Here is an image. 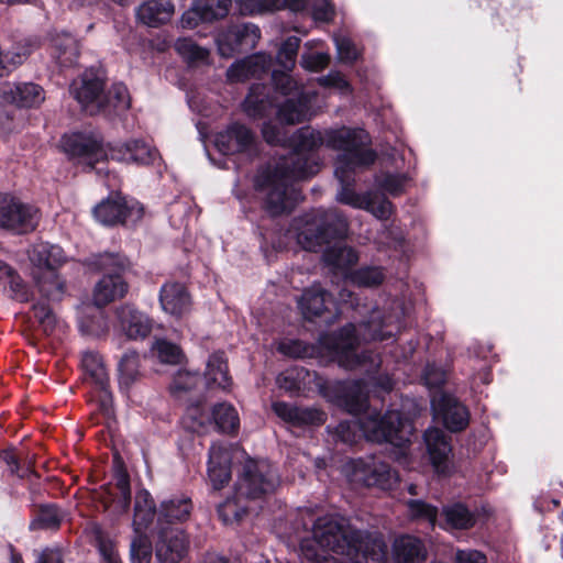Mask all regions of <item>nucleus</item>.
Listing matches in <instances>:
<instances>
[{
	"instance_id": "4be33fe9",
	"label": "nucleus",
	"mask_w": 563,
	"mask_h": 563,
	"mask_svg": "<svg viewBox=\"0 0 563 563\" xmlns=\"http://www.w3.org/2000/svg\"><path fill=\"white\" fill-rule=\"evenodd\" d=\"M111 159L141 165L153 164L158 158V152L143 140H130L112 143Z\"/></svg>"
},
{
	"instance_id": "0e129e2a",
	"label": "nucleus",
	"mask_w": 563,
	"mask_h": 563,
	"mask_svg": "<svg viewBox=\"0 0 563 563\" xmlns=\"http://www.w3.org/2000/svg\"><path fill=\"white\" fill-rule=\"evenodd\" d=\"M445 378H446L445 372L441 367L435 366V365H428L423 373L424 384L429 388L440 387L445 382Z\"/></svg>"
},
{
	"instance_id": "6ab92c4d",
	"label": "nucleus",
	"mask_w": 563,
	"mask_h": 563,
	"mask_svg": "<svg viewBox=\"0 0 563 563\" xmlns=\"http://www.w3.org/2000/svg\"><path fill=\"white\" fill-rule=\"evenodd\" d=\"M298 307L307 320L320 318L325 313L334 317L338 310L332 295L319 284H313L302 292L298 299Z\"/></svg>"
},
{
	"instance_id": "39448f33",
	"label": "nucleus",
	"mask_w": 563,
	"mask_h": 563,
	"mask_svg": "<svg viewBox=\"0 0 563 563\" xmlns=\"http://www.w3.org/2000/svg\"><path fill=\"white\" fill-rule=\"evenodd\" d=\"M299 38L288 37L277 53V62L284 68V71L274 70L272 74L275 88L287 100L278 109V119L286 124H296L310 119L314 113L312 110V100L316 92L298 82L288 74L295 66L297 52L299 48Z\"/></svg>"
},
{
	"instance_id": "cd10ccee",
	"label": "nucleus",
	"mask_w": 563,
	"mask_h": 563,
	"mask_svg": "<svg viewBox=\"0 0 563 563\" xmlns=\"http://www.w3.org/2000/svg\"><path fill=\"white\" fill-rule=\"evenodd\" d=\"M162 309L172 316L181 317L190 309V298L184 285L167 283L163 285L159 294Z\"/></svg>"
},
{
	"instance_id": "1a4fd4ad",
	"label": "nucleus",
	"mask_w": 563,
	"mask_h": 563,
	"mask_svg": "<svg viewBox=\"0 0 563 563\" xmlns=\"http://www.w3.org/2000/svg\"><path fill=\"white\" fill-rule=\"evenodd\" d=\"M81 363L85 372V380L92 389L90 401L96 402V411L91 412L90 419L92 423L101 424L106 420V365L103 356L97 352H86L82 355Z\"/></svg>"
},
{
	"instance_id": "bf43d9fd",
	"label": "nucleus",
	"mask_w": 563,
	"mask_h": 563,
	"mask_svg": "<svg viewBox=\"0 0 563 563\" xmlns=\"http://www.w3.org/2000/svg\"><path fill=\"white\" fill-rule=\"evenodd\" d=\"M334 42L340 60L351 63L358 57V49L347 36L336 35Z\"/></svg>"
},
{
	"instance_id": "9b49d317",
	"label": "nucleus",
	"mask_w": 563,
	"mask_h": 563,
	"mask_svg": "<svg viewBox=\"0 0 563 563\" xmlns=\"http://www.w3.org/2000/svg\"><path fill=\"white\" fill-rule=\"evenodd\" d=\"M261 37L260 29L252 23L230 25L221 31L216 43L222 57H232L235 53H242L255 47Z\"/></svg>"
},
{
	"instance_id": "c03bdc74",
	"label": "nucleus",
	"mask_w": 563,
	"mask_h": 563,
	"mask_svg": "<svg viewBox=\"0 0 563 563\" xmlns=\"http://www.w3.org/2000/svg\"><path fill=\"white\" fill-rule=\"evenodd\" d=\"M209 422L211 413L206 411L200 402L188 405L181 420L184 428L192 432H200Z\"/></svg>"
},
{
	"instance_id": "0eeeda50",
	"label": "nucleus",
	"mask_w": 563,
	"mask_h": 563,
	"mask_svg": "<svg viewBox=\"0 0 563 563\" xmlns=\"http://www.w3.org/2000/svg\"><path fill=\"white\" fill-rule=\"evenodd\" d=\"M345 473L352 482L380 489H390L398 481L396 472L373 455L351 461L345 467Z\"/></svg>"
},
{
	"instance_id": "20e7f679",
	"label": "nucleus",
	"mask_w": 563,
	"mask_h": 563,
	"mask_svg": "<svg viewBox=\"0 0 563 563\" xmlns=\"http://www.w3.org/2000/svg\"><path fill=\"white\" fill-rule=\"evenodd\" d=\"M297 242L307 251L322 252L323 260L334 269H346L358 256L351 247L342 245L347 232L346 219L336 210L318 211L296 221Z\"/></svg>"
},
{
	"instance_id": "473e14b6",
	"label": "nucleus",
	"mask_w": 563,
	"mask_h": 563,
	"mask_svg": "<svg viewBox=\"0 0 563 563\" xmlns=\"http://www.w3.org/2000/svg\"><path fill=\"white\" fill-rule=\"evenodd\" d=\"M30 261L34 266L33 271L57 269L65 262V255L58 245L40 243L30 252Z\"/></svg>"
},
{
	"instance_id": "603ef678",
	"label": "nucleus",
	"mask_w": 563,
	"mask_h": 563,
	"mask_svg": "<svg viewBox=\"0 0 563 563\" xmlns=\"http://www.w3.org/2000/svg\"><path fill=\"white\" fill-rule=\"evenodd\" d=\"M306 374L302 368H287L277 376L276 384L280 389L287 393H294L300 389Z\"/></svg>"
},
{
	"instance_id": "f03ea898",
	"label": "nucleus",
	"mask_w": 563,
	"mask_h": 563,
	"mask_svg": "<svg viewBox=\"0 0 563 563\" xmlns=\"http://www.w3.org/2000/svg\"><path fill=\"white\" fill-rule=\"evenodd\" d=\"M343 404L357 420L341 421L335 433L344 443H354L363 435L366 440L394 446L395 459L407 465L408 448L412 434L411 421L397 410H388L383 417L367 407V390L363 380L342 385Z\"/></svg>"
},
{
	"instance_id": "338daca9",
	"label": "nucleus",
	"mask_w": 563,
	"mask_h": 563,
	"mask_svg": "<svg viewBox=\"0 0 563 563\" xmlns=\"http://www.w3.org/2000/svg\"><path fill=\"white\" fill-rule=\"evenodd\" d=\"M200 22H205L200 10L198 9L197 3L195 2L192 7L184 12L180 19V26L183 29L192 30L199 25Z\"/></svg>"
},
{
	"instance_id": "7ed1b4c3",
	"label": "nucleus",
	"mask_w": 563,
	"mask_h": 563,
	"mask_svg": "<svg viewBox=\"0 0 563 563\" xmlns=\"http://www.w3.org/2000/svg\"><path fill=\"white\" fill-rule=\"evenodd\" d=\"M404 313L401 302L394 300L391 311L387 316H383L379 310H374L369 319L357 327L347 324L336 333L321 335L319 339L320 349L338 362L341 367L373 373L379 367L380 358L366 350L358 353L361 344L391 338L395 331L399 329V322Z\"/></svg>"
},
{
	"instance_id": "de8ad7c7",
	"label": "nucleus",
	"mask_w": 563,
	"mask_h": 563,
	"mask_svg": "<svg viewBox=\"0 0 563 563\" xmlns=\"http://www.w3.org/2000/svg\"><path fill=\"white\" fill-rule=\"evenodd\" d=\"M196 3L203 21L211 22L228 14L231 0H197Z\"/></svg>"
},
{
	"instance_id": "37998d69",
	"label": "nucleus",
	"mask_w": 563,
	"mask_h": 563,
	"mask_svg": "<svg viewBox=\"0 0 563 563\" xmlns=\"http://www.w3.org/2000/svg\"><path fill=\"white\" fill-rule=\"evenodd\" d=\"M140 356L136 352L125 353L119 362V383L128 389L140 376Z\"/></svg>"
},
{
	"instance_id": "6e6d98bb",
	"label": "nucleus",
	"mask_w": 563,
	"mask_h": 563,
	"mask_svg": "<svg viewBox=\"0 0 563 563\" xmlns=\"http://www.w3.org/2000/svg\"><path fill=\"white\" fill-rule=\"evenodd\" d=\"M131 558L133 563H150L152 547L146 536L137 533L131 543Z\"/></svg>"
},
{
	"instance_id": "c756f323",
	"label": "nucleus",
	"mask_w": 563,
	"mask_h": 563,
	"mask_svg": "<svg viewBox=\"0 0 563 563\" xmlns=\"http://www.w3.org/2000/svg\"><path fill=\"white\" fill-rule=\"evenodd\" d=\"M78 41L70 34H58L51 38V55L64 68L73 67L79 58Z\"/></svg>"
},
{
	"instance_id": "c85d7f7f",
	"label": "nucleus",
	"mask_w": 563,
	"mask_h": 563,
	"mask_svg": "<svg viewBox=\"0 0 563 563\" xmlns=\"http://www.w3.org/2000/svg\"><path fill=\"white\" fill-rule=\"evenodd\" d=\"M174 12L175 7L170 0H147L136 9V18L150 27H157L167 23Z\"/></svg>"
},
{
	"instance_id": "a19ab883",
	"label": "nucleus",
	"mask_w": 563,
	"mask_h": 563,
	"mask_svg": "<svg viewBox=\"0 0 563 563\" xmlns=\"http://www.w3.org/2000/svg\"><path fill=\"white\" fill-rule=\"evenodd\" d=\"M174 48L177 54L189 65H199L208 62L210 51L199 46L189 37L178 38Z\"/></svg>"
},
{
	"instance_id": "774afa93",
	"label": "nucleus",
	"mask_w": 563,
	"mask_h": 563,
	"mask_svg": "<svg viewBox=\"0 0 563 563\" xmlns=\"http://www.w3.org/2000/svg\"><path fill=\"white\" fill-rule=\"evenodd\" d=\"M262 133L265 141L269 144H282L286 140L285 133L271 122L264 123Z\"/></svg>"
},
{
	"instance_id": "4d7b16f0",
	"label": "nucleus",
	"mask_w": 563,
	"mask_h": 563,
	"mask_svg": "<svg viewBox=\"0 0 563 563\" xmlns=\"http://www.w3.org/2000/svg\"><path fill=\"white\" fill-rule=\"evenodd\" d=\"M34 318L42 325L45 333H51L56 323L55 316L47 303L37 302L33 306Z\"/></svg>"
},
{
	"instance_id": "864d4df0",
	"label": "nucleus",
	"mask_w": 563,
	"mask_h": 563,
	"mask_svg": "<svg viewBox=\"0 0 563 563\" xmlns=\"http://www.w3.org/2000/svg\"><path fill=\"white\" fill-rule=\"evenodd\" d=\"M131 104L126 87L123 84H114L108 91V108L111 106L115 114H122Z\"/></svg>"
},
{
	"instance_id": "a18cd8bd",
	"label": "nucleus",
	"mask_w": 563,
	"mask_h": 563,
	"mask_svg": "<svg viewBox=\"0 0 563 563\" xmlns=\"http://www.w3.org/2000/svg\"><path fill=\"white\" fill-rule=\"evenodd\" d=\"M113 476L121 494L120 503L123 510H125L130 501V481L122 457L115 449L113 450Z\"/></svg>"
},
{
	"instance_id": "79ce46f5",
	"label": "nucleus",
	"mask_w": 563,
	"mask_h": 563,
	"mask_svg": "<svg viewBox=\"0 0 563 563\" xmlns=\"http://www.w3.org/2000/svg\"><path fill=\"white\" fill-rule=\"evenodd\" d=\"M445 527L451 529H468L474 526V515L462 504H454L443 508Z\"/></svg>"
},
{
	"instance_id": "4468645a",
	"label": "nucleus",
	"mask_w": 563,
	"mask_h": 563,
	"mask_svg": "<svg viewBox=\"0 0 563 563\" xmlns=\"http://www.w3.org/2000/svg\"><path fill=\"white\" fill-rule=\"evenodd\" d=\"M214 145L224 155L256 152V141L252 131L243 124L233 123L214 137Z\"/></svg>"
},
{
	"instance_id": "3c124183",
	"label": "nucleus",
	"mask_w": 563,
	"mask_h": 563,
	"mask_svg": "<svg viewBox=\"0 0 563 563\" xmlns=\"http://www.w3.org/2000/svg\"><path fill=\"white\" fill-rule=\"evenodd\" d=\"M409 178L406 175L385 174L377 176L375 184L391 196L400 195L409 185Z\"/></svg>"
},
{
	"instance_id": "2eb2a0df",
	"label": "nucleus",
	"mask_w": 563,
	"mask_h": 563,
	"mask_svg": "<svg viewBox=\"0 0 563 563\" xmlns=\"http://www.w3.org/2000/svg\"><path fill=\"white\" fill-rule=\"evenodd\" d=\"M188 539L177 527L157 528L156 558L162 563H178L187 553Z\"/></svg>"
},
{
	"instance_id": "f704fd0d",
	"label": "nucleus",
	"mask_w": 563,
	"mask_h": 563,
	"mask_svg": "<svg viewBox=\"0 0 563 563\" xmlns=\"http://www.w3.org/2000/svg\"><path fill=\"white\" fill-rule=\"evenodd\" d=\"M273 106L267 87L263 85H253L242 104L245 114L253 119L265 117Z\"/></svg>"
},
{
	"instance_id": "f3484780",
	"label": "nucleus",
	"mask_w": 563,
	"mask_h": 563,
	"mask_svg": "<svg viewBox=\"0 0 563 563\" xmlns=\"http://www.w3.org/2000/svg\"><path fill=\"white\" fill-rule=\"evenodd\" d=\"M106 286L103 279L96 285L91 301L82 305L79 328L84 334L101 335L104 327Z\"/></svg>"
},
{
	"instance_id": "ddd939ff",
	"label": "nucleus",
	"mask_w": 563,
	"mask_h": 563,
	"mask_svg": "<svg viewBox=\"0 0 563 563\" xmlns=\"http://www.w3.org/2000/svg\"><path fill=\"white\" fill-rule=\"evenodd\" d=\"M63 151L71 157H79L87 162L90 168H95L99 157H103V137L95 132H76L65 134L62 140Z\"/></svg>"
},
{
	"instance_id": "5701e85b",
	"label": "nucleus",
	"mask_w": 563,
	"mask_h": 563,
	"mask_svg": "<svg viewBox=\"0 0 563 563\" xmlns=\"http://www.w3.org/2000/svg\"><path fill=\"white\" fill-rule=\"evenodd\" d=\"M130 262L119 254H108V301L123 298L129 290Z\"/></svg>"
},
{
	"instance_id": "ea45409f",
	"label": "nucleus",
	"mask_w": 563,
	"mask_h": 563,
	"mask_svg": "<svg viewBox=\"0 0 563 563\" xmlns=\"http://www.w3.org/2000/svg\"><path fill=\"white\" fill-rule=\"evenodd\" d=\"M211 421H213L218 430L223 433H233L240 427L238 411L228 402H221L213 407Z\"/></svg>"
},
{
	"instance_id": "dca6fc26",
	"label": "nucleus",
	"mask_w": 563,
	"mask_h": 563,
	"mask_svg": "<svg viewBox=\"0 0 563 563\" xmlns=\"http://www.w3.org/2000/svg\"><path fill=\"white\" fill-rule=\"evenodd\" d=\"M239 454V448L213 443L209 452L208 476L214 489L222 488L231 478V463Z\"/></svg>"
},
{
	"instance_id": "c9c22d12",
	"label": "nucleus",
	"mask_w": 563,
	"mask_h": 563,
	"mask_svg": "<svg viewBox=\"0 0 563 563\" xmlns=\"http://www.w3.org/2000/svg\"><path fill=\"white\" fill-rule=\"evenodd\" d=\"M205 384L208 388L222 390H227L231 386V377L222 353H214L209 357L205 373Z\"/></svg>"
},
{
	"instance_id": "a211bd4d",
	"label": "nucleus",
	"mask_w": 563,
	"mask_h": 563,
	"mask_svg": "<svg viewBox=\"0 0 563 563\" xmlns=\"http://www.w3.org/2000/svg\"><path fill=\"white\" fill-rule=\"evenodd\" d=\"M431 407L434 417L441 420L445 428L451 431L463 430L468 423L466 408L451 395H433Z\"/></svg>"
},
{
	"instance_id": "393cba45",
	"label": "nucleus",
	"mask_w": 563,
	"mask_h": 563,
	"mask_svg": "<svg viewBox=\"0 0 563 563\" xmlns=\"http://www.w3.org/2000/svg\"><path fill=\"white\" fill-rule=\"evenodd\" d=\"M424 442L434 471L444 474L449 470V454L451 452L446 435L438 428H429L424 432Z\"/></svg>"
},
{
	"instance_id": "9d476101",
	"label": "nucleus",
	"mask_w": 563,
	"mask_h": 563,
	"mask_svg": "<svg viewBox=\"0 0 563 563\" xmlns=\"http://www.w3.org/2000/svg\"><path fill=\"white\" fill-rule=\"evenodd\" d=\"M70 95L81 109L90 115L99 113L104 106V81L93 69H87L69 87Z\"/></svg>"
},
{
	"instance_id": "e2e57ef3",
	"label": "nucleus",
	"mask_w": 563,
	"mask_h": 563,
	"mask_svg": "<svg viewBox=\"0 0 563 563\" xmlns=\"http://www.w3.org/2000/svg\"><path fill=\"white\" fill-rule=\"evenodd\" d=\"M25 55L20 53L8 52L5 54L0 53V78L8 76L19 65L23 63Z\"/></svg>"
},
{
	"instance_id": "aec40b11",
	"label": "nucleus",
	"mask_w": 563,
	"mask_h": 563,
	"mask_svg": "<svg viewBox=\"0 0 563 563\" xmlns=\"http://www.w3.org/2000/svg\"><path fill=\"white\" fill-rule=\"evenodd\" d=\"M142 205L134 198L123 196L121 192L108 195V227L109 225H134L143 217Z\"/></svg>"
},
{
	"instance_id": "09e8293b",
	"label": "nucleus",
	"mask_w": 563,
	"mask_h": 563,
	"mask_svg": "<svg viewBox=\"0 0 563 563\" xmlns=\"http://www.w3.org/2000/svg\"><path fill=\"white\" fill-rule=\"evenodd\" d=\"M81 539L85 543L95 547L101 558L106 559V539L103 526L96 521H88L84 528Z\"/></svg>"
},
{
	"instance_id": "f257e3e1",
	"label": "nucleus",
	"mask_w": 563,
	"mask_h": 563,
	"mask_svg": "<svg viewBox=\"0 0 563 563\" xmlns=\"http://www.w3.org/2000/svg\"><path fill=\"white\" fill-rule=\"evenodd\" d=\"M368 134L362 129L342 126L324 133L301 129L295 136L296 150L275 166L261 168L254 178V188L273 216L290 211L300 199V194L291 185L292 180L313 176L319 170V159L314 150L322 144L338 150L334 175L341 188L336 200L355 209L371 212L377 219H387L393 205L384 196L368 191L357 194L353 189L357 169L367 167L375 161V153L366 146Z\"/></svg>"
},
{
	"instance_id": "49530a36",
	"label": "nucleus",
	"mask_w": 563,
	"mask_h": 563,
	"mask_svg": "<svg viewBox=\"0 0 563 563\" xmlns=\"http://www.w3.org/2000/svg\"><path fill=\"white\" fill-rule=\"evenodd\" d=\"M345 283L360 287H372L379 285L384 274L378 267H365L351 274H344Z\"/></svg>"
},
{
	"instance_id": "72a5a7b5",
	"label": "nucleus",
	"mask_w": 563,
	"mask_h": 563,
	"mask_svg": "<svg viewBox=\"0 0 563 563\" xmlns=\"http://www.w3.org/2000/svg\"><path fill=\"white\" fill-rule=\"evenodd\" d=\"M191 501L189 498H172L162 503L158 514L157 528L174 527V522H183L189 518L191 511Z\"/></svg>"
},
{
	"instance_id": "a878e982",
	"label": "nucleus",
	"mask_w": 563,
	"mask_h": 563,
	"mask_svg": "<svg viewBox=\"0 0 563 563\" xmlns=\"http://www.w3.org/2000/svg\"><path fill=\"white\" fill-rule=\"evenodd\" d=\"M273 410L283 421L291 426L320 424L324 421V413L316 408H301L277 401L273 404Z\"/></svg>"
},
{
	"instance_id": "69168bd1",
	"label": "nucleus",
	"mask_w": 563,
	"mask_h": 563,
	"mask_svg": "<svg viewBox=\"0 0 563 563\" xmlns=\"http://www.w3.org/2000/svg\"><path fill=\"white\" fill-rule=\"evenodd\" d=\"M311 11L313 19L321 22L331 20L334 13L328 0H313Z\"/></svg>"
},
{
	"instance_id": "e433bc0d",
	"label": "nucleus",
	"mask_w": 563,
	"mask_h": 563,
	"mask_svg": "<svg viewBox=\"0 0 563 563\" xmlns=\"http://www.w3.org/2000/svg\"><path fill=\"white\" fill-rule=\"evenodd\" d=\"M66 517L67 512L55 504L41 505L30 522V529L56 531Z\"/></svg>"
},
{
	"instance_id": "58836bf2",
	"label": "nucleus",
	"mask_w": 563,
	"mask_h": 563,
	"mask_svg": "<svg viewBox=\"0 0 563 563\" xmlns=\"http://www.w3.org/2000/svg\"><path fill=\"white\" fill-rule=\"evenodd\" d=\"M155 507L148 492L141 490L135 497L133 526L136 533L143 532L153 521Z\"/></svg>"
},
{
	"instance_id": "052dcab7",
	"label": "nucleus",
	"mask_w": 563,
	"mask_h": 563,
	"mask_svg": "<svg viewBox=\"0 0 563 563\" xmlns=\"http://www.w3.org/2000/svg\"><path fill=\"white\" fill-rule=\"evenodd\" d=\"M318 82L323 87L333 88L343 95L351 92V86L349 81L339 71H331L327 76L318 78Z\"/></svg>"
},
{
	"instance_id": "6e6552de",
	"label": "nucleus",
	"mask_w": 563,
	"mask_h": 563,
	"mask_svg": "<svg viewBox=\"0 0 563 563\" xmlns=\"http://www.w3.org/2000/svg\"><path fill=\"white\" fill-rule=\"evenodd\" d=\"M38 211L16 197L0 192V228L18 234L35 230Z\"/></svg>"
},
{
	"instance_id": "f8f14e48",
	"label": "nucleus",
	"mask_w": 563,
	"mask_h": 563,
	"mask_svg": "<svg viewBox=\"0 0 563 563\" xmlns=\"http://www.w3.org/2000/svg\"><path fill=\"white\" fill-rule=\"evenodd\" d=\"M111 323L115 332L130 340H144L153 328V320L132 305L118 307Z\"/></svg>"
},
{
	"instance_id": "412c9836",
	"label": "nucleus",
	"mask_w": 563,
	"mask_h": 563,
	"mask_svg": "<svg viewBox=\"0 0 563 563\" xmlns=\"http://www.w3.org/2000/svg\"><path fill=\"white\" fill-rule=\"evenodd\" d=\"M0 97L18 108H37L45 100L44 89L34 82H2Z\"/></svg>"
},
{
	"instance_id": "8fccbe9b",
	"label": "nucleus",
	"mask_w": 563,
	"mask_h": 563,
	"mask_svg": "<svg viewBox=\"0 0 563 563\" xmlns=\"http://www.w3.org/2000/svg\"><path fill=\"white\" fill-rule=\"evenodd\" d=\"M152 351L162 363L177 364L183 358L179 346L165 339H157L153 344Z\"/></svg>"
},
{
	"instance_id": "13d9d810",
	"label": "nucleus",
	"mask_w": 563,
	"mask_h": 563,
	"mask_svg": "<svg viewBox=\"0 0 563 563\" xmlns=\"http://www.w3.org/2000/svg\"><path fill=\"white\" fill-rule=\"evenodd\" d=\"M408 508L415 518L426 519L431 526L435 525L438 510L435 507L421 500L408 501Z\"/></svg>"
},
{
	"instance_id": "423d86ee",
	"label": "nucleus",
	"mask_w": 563,
	"mask_h": 563,
	"mask_svg": "<svg viewBox=\"0 0 563 563\" xmlns=\"http://www.w3.org/2000/svg\"><path fill=\"white\" fill-rule=\"evenodd\" d=\"M279 478L266 460H246L243 465L233 498L219 505L218 514L225 525L238 522L246 512V500L262 498L275 492Z\"/></svg>"
},
{
	"instance_id": "b1692460",
	"label": "nucleus",
	"mask_w": 563,
	"mask_h": 563,
	"mask_svg": "<svg viewBox=\"0 0 563 563\" xmlns=\"http://www.w3.org/2000/svg\"><path fill=\"white\" fill-rule=\"evenodd\" d=\"M271 65V56L263 53L255 54L233 63L227 71V77L230 82H240L250 78L261 77L269 70Z\"/></svg>"
},
{
	"instance_id": "bb28decb",
	"label": "nucleus",
	"mask_w": 563,
	"mask_h": 563,
	"mask_svg": "<svg viewBox=\"0 0 563 563\" xmlns=\"http://www.w3.org/2000/svg\"><path fill=\"white\" fill-rule=\"evenodd\" d=\"M391 559L394 563H422L427 559V549L420 539L402 534L393 542Z\"/></svg>"
},
{
	"instance_id": "2f4dec72",
	"label": "nucleus",
	"mask_w": 563,
	"mask_h": 563,
	"mask_svg": "<svg viewBox=\"0 0 563 563\" xmlns=\"http://www.w3.org/2000/svg\"><path fill=\"white\" fill-rule=\"evenodd\" d=\"M0 287L9 291L12 299L27 302L32 298V291L19 273L9 264L0 261Z\"/></svg>"
},
{
	"instance_id": "680f3d73",
	"label": "nucleus",
	"mask_w": 563,
	"mask_h": 563,
	"mask_svg": "<svg viewBox=\"0 0 563 563\" xmlns=\"http://www.w3.org/2000/svg\"><path fill=\"white\" fill-rule=\"evenodd\" d=\"M329 63V55L325 53H305L301 56L300 64L305 69L318 71L324 68Z\"/></svg>"
},
{
	"instance_id": "5fc2aeb1",
	"label": "nucleus",
	"mask_w": 563,
	"mask_h": 563,
	"mask_svg": "<svg viewBox=\"0 0 563 563\" xmlns=\"http://www.w3.org/2000/svg\"><path fill=\"white\" fill-rule=\"evenodd\" d=\"M200 382L201 379L197 373L181 369L175 375L170 388L175 396L180 398L183 393L196 388Z\"/></svg>"
},
{
	"instance_id": "4c0bfd02",
	"label": "nucleus",
	"mask_w": 563,
	"mask_h": 563,
	"mask_svg": "<svg viewBox=\"0 0 563 563\" xmlns=\"http://www.w3.org/2000/svg\"><path fill=\"white\" fill-rule=\"evenodd\" d=\"M242 14H255L264 11L288 8L299 11L303 8V0H235Z\"/></svg>"
},
{
	"instance_id": "7c9ffc66",
	"label": "nucleus",
	"mask_w": 563,
	"mask_h": 563,
	"mask_svg": "<svg viewBox=\"0 0 563 563\" xmlns=\"http://www.w3.org/2000/svg\"><path fill=\"white\" fill-rule=\"evenodd\" d=\"M32 277L40 294L52 300H60L66 292V282L57 269L32 271Z\"/></svg>"
}]
</instances>
